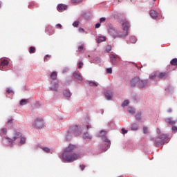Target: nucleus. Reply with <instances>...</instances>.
<instances>
[{
    "label": "nucleus",
    "instance_id": "nucleus-12",
    "mask_svg": "<svg viewBox=\"0 0 177 177\" xmlns=\"http://www.w3.org/2000/svg\"><path fill=\"white\" fill-rule=\"evenodd\" d=\"M46 32H47L49 35H53L55 34V30L52 26H48L46 28Z\"/></svg>",
    "mask_w": 177,
    "mask_h": 177
},
{
    "label": "nucleus",
    "instance_id": "nucleus-24",
    "mask_svg": "<svg viewBox=\"0 0 177 177\" xmlns=\"http://www.w3.org/2000/svg\"><path fill=\"white\" fill-rule=\"evenodd\" d=\"M57 88H59V84L55 83L53 87L50 88L51 91H57Z\"/></svg>",
    "mask_w": 177,
    "mask_h": 177
},
{
    "label": "nucleus",
    "instance_id": "nucleus-53",
    "mask_svg": "<svg viewBox=\"0 0 177 177\" xmlns=\"http://www.w3.org/2000/svg\"><path fill=\"white\" fill-rule=\"evenodd\" d=\"M73 129H75V131H78V126H75Z\"/></svg>",
    "mask_w": 177,
    "mask_h": 177
},
{
    "label": "nucleus",
    "instance_id": "nucleus-15",
    "mask_svg": "<svg viewBox=\"0 0 177 177\" xmlns=\"http://www.w3.org/2000/svg\"><path fill=\"white\" fill-rule=\"evenodd\" d=\"M73 77L76 80H78L79 81H82V76L79 73L75 72L73 73Z\"/></svg>",
    "mask_w": 177,
    "mask_h": 177
},
{
    "label": "nucleus",
    "instance_id": "nucleus-56",
    "mask_svg": "<svg viewBox=\"0 0 177 177\" xmlns=\"http://www.w3.org/2000/svg\"><path fill=\"white\" fill-rule=\"evenodd\" d=\"M9 123H12V120H10L9 121H8V124Z\"/></svg>",
    "mask_w": 177,
    "mask_h": 177
},
{
    "label": "nucleus",
    "instance_id": "nucleus-28",
    "mask_svg": "<svg viewBox=\"0 0 177 177\" xmlns=\"http://www.w3.org/2000/svg\"><path fill=\"white\" fill-rule=\"evenodd\" d=\"M84 0H71V3H81Z\"/></svg>",
    "mask_w": 177,
    "mask_h": 177
},
{
    "label": "nucleus",
    "instance_id": "nucleus-16",
    "mask_svg": "<svg viewBox=\"0 0 177 177\" xmlns=\"http://www.w3.org/2000/svg\"><path fill=\"white\" fill-rule=\"evenodd\" d=\"M165 121L167 124H169V125H175L176 124V121L173 120L171 118L166 119Z\"/></svg>",
    "mask_w": 177,
    "mask_h": 177
},
{
    "label": "nucleus",
    "instance_id": "nucleus-7",
    "mask_svg": "<svg viewBox=\"0 0 177 177\" xmlns=\"http://www.w3.org/2000/svg\"><path fill=\"white\" fill-rule=\"evenodd\" d=\"M104 141L106 142V144H104V146H101L100 149L102 150V153L104 151H107L110 148V140L107 138H104Z\"/></svg>",
    "mask_w": 177,
    "mask_h": 177
},
{
    "label": "nucleus",
    "instance_id": "nucleus-20",
    "mask_svg": "<svg viewBox=\"0 0 177 177\" xmlns=\"http://www.w3.org/2000/svg\"><path fill=\"white\" fill-rule=\"evenodd\" d=\"M139 129V126L136 123L131 125V131H138Z\"/></svg>",
    "mask_w": 177,
    "mask_h": 177
},
{
    "label": "nucleus",
    "instance_id": "nucleus-26",
    "mask_svg": "<svg viewBox=\"0 0 177 177\" xmlns=\"http://www.w3.org/2000/svg\"><path fill=\"white\" fill-rule=\"evenodd\" d=\"M35 52V47L31 46L29 48V53L32 54Z\"/></svg>",
    "mask_w": 177,
    "mask_h": 177
},
{
    "label": "nucleus",
    "instance_id": "nucleus-29",
    "mask_svg": "<svg viewBox=\"0 0 177 177\" xmlns=\"http://www.w3.org/2000/svg\"><path fill=\"white\" fill-rule=\"evenodd\" d=\"M128 104H129V100H125L122 104V107H125L126 106H128Z\"/></svg>",
    "mask_w": 177,
    "mask_h": 177
},
{
    "label": "nucleus",
    "instance_id": "nucleus-3",
    "mask_svg": "<svg viewBox=\"0 0 177 177\" xmlns=\"http://www.w3.org/2000/svg\"><path fill=\"white\" fill-rule=\"evenodd\" d=\"M14 137L12 138H6L8 143H10L11 146H13V142H15L19 138H21L20 145H24L26 143V138L21 137V133L20 132L15 131Z\"/></svg>",
    "mask_w": 177,
    "mask_h": 177
},
{
    "label": "nucleus",
    "instance_id": "nucleus-45",
    "mask_svg": "<svg viewBox=\"0 0 177 177\" xmlns=\"http://www.w3.org/2000/svg\"><path fill=\"white\" fill-rule=\"evenodd\" d=\"M56 28L61 29L62 28V24H57L56 25Z\"/></svg>",
    "mask_w": 177,
    "mask_h": 177
},
{
    "label": "nucleus",
    "instance_id": "nucleus-10",
    "mask_svg": "<svg viewBox=\"0 0 177 177\" xmlns=\"http://www.w3.org/2000/svg\"><path fill=\"white\" fill-rule=\"evenodd\" d=\"M139 77H136L133 79L131 80L130 84L131 86L133 88V86H136V84H139Z\"/></svg>",
    "mask_w": 177,
    "mask_h": 177
},
{
    "label": "nucleus",
    "instance_id": "nucleus-49",
    "mask_svg": "<svg viewBox=\"0 0 177 177\" xmlns=\"http://www.w3.org/2000/svg\"><path fill=\"white\" fill-rule=\"evenodd\" d=\"M79 31H80V32H84L85 31V30H84V28H80Z\"/></svg>",
    "mask_w": 177,
    "mask_h": 177
},
{
    "label": "nucleus",
    "instance_id": "nucleus-44",
    "mask_svg": "<svg viewBox=\"0 0 177 177\" xmlns=\"http://www.w3.org/2000/svg\"><path fill=\"white\" fill-rule=\"evenodd\" d=\"M122 134L125 135V133H128V131L125 130V129H122Z\"/></svg>",
    "mask_w": 177,
    "mask_h": 177
},
{
    "label": "nucleus",
    "instance_id": "nucleus-18",
    "mask_svg": "<svg viewBox=\"0 0 177 177\" xmlns=\"http://www.w3.org/2000/svg\"><path fill=\"white\" fill-rule=\"evenodd\" d=\"M64 96H65V97H71V93L70 91L65 90L64 91Z\"/></svg>",
    "mask_w": 177,
    "mask_h": 177
},
{
    "label": "nucleus",
    "instance_id": "nucleus-39",
    "mask_svg": "<svg viewBox=\"0 0 177 177\" xmlns=\"http://www.w3.org/2000/svg\"><path fill=\"white\" fill-rule=\"evenodd\" d=\"M78 64H79L78 68H82V66H84V63L82 62H80Z\"/></svg>",
    "mask_w": 177,
    "mask_h": 177
},
{
    "label": "nucleus",
    "instance_id": "nucleus-33",
    "mask_svg": "<svg viewBox=\"0 0 177 177\" xmlns=\"http://www.w3.org/2000/svg\"><path fill=\"white\" fill-rule=\"evenodd\" d=\"M73 27H78L80 26V21H76L73 24Z\"/></svg>",
    "mask_w": 177,
    "mask_h": 177
},
{
    "label": "nucleus",
    "instance_id": "nucleus-54",
    "mask_svg": "<svg viewBox=\"0 0 177 177\" xmlns=\"http://www.w3.org/2000/svg\"><path fill=\"white\" fill-rule=\"evenodd\" d=\"M167 112H168V113H172V109H169L167 110Z\"/></svg>",
    "mask_w": 177,
    "mask_h": 177
},
{
    "label": "nucleus",
    "instance_id": "nucleus-55",
    "mask_svg": "<svg viewBox=\"0 0 177 177\" xmlns=\"http://www.w3.org/2000/svg\"><path fill=\"white\" fill-rule=\"evenodd\" d=\"M86 128L87 129H89V128H91V126L86 125Z\"/></svg>",
    "mask_w": 177,
    "mask_h": 177
},
{
    "label": "nucleus",
    "instance_id": "nucleus-47",
    "mask_svg": "<svg viewBox=\"0 0 177 177\" xmlns=\"http://www.w3.org/2000/svg\"><path fill=\"white\" fill-rule=\"evenodd\" d=\"M12 92H13L12 90H10V88H7L6 90L7 93H12Z\"/></svg>",
    "mask_w": 177,
    "mask_h": 177
},
{
    "label": "nucleus",
    "instance_id": "nucleus-23",
    "mask_svg": "<svg viewBox=\"0 0 177 177\" xmlns=\"http://www.w3.org/2000/svg\"><path fill=\"white\" fill-rule=\"evenodd\" d=\"M158 73L157 72H156V73H153L152 75H151L149 76V79H150V80H155L156 77H158Z\"/></svg>",
    "mask_w": 177,
    "mask_h": 177
},
{
    "label": "nucleus",
    "instance_id": "nucleus-17",
    "mask_svg": "<svg viewBox=\"0 0 177 177\" xmlns=\"http://www.w3.org/2000/svg\"><path fill=\"white\" fill-rule=\"evenodd\" d=\"M83 139H89L91 140L92 139V136L89 135L88 132H86L83 134Z\"/></svg>",
    "mask_w": 177,
    "mask_h": 177
},
{
    "label": "nucleus",
    "instance_id": "nucleus-38",
    "mask_svg": "<svg viewBox=\"0 0 177 177\" xmlns=\"http://www.w3.org/2000/svg\"><path fill=\"white\" fill-rule=\"evenodd\" d=\"M79 50H84V44H81L80 46H79L78 47Z\"/></svg>",
    "mask_w": 177,
    "mask_h": 177
},
{
    "label": "nucleus",
    "instance_id": "nucleus-31",
    "mask_svg": "<svg viewBox=\"0 0 177 177\" xmlns=\"http://www.w3.org/2000/svg\"><path fill=\"white\" fill-rule=\"evenodd\" d=\"M106 52L109 53V52H111V46L108 45L106 48Z\"/></svg>",
    "mask_w": 177,
    "mask_h": 177
},
{
    "label": "nucleus",
    "instance_id": "nucleus-37",
    "mask_svg": "<svg viewBox=\"0 0 177 177\" xmlns=\"http://www.w3.org/2000/svg\"><path fill=\"white\" fill-rule=\"evenodd\" d=\"M140 115H141L140 113H138V114L136 115V120H138V121H140Z\"/></svg>",
    "mask_w": 177,
    "mask_h": 177
},
{
    "label": "nucleus",
    "instance_id": "nucleus-41",
    "mask_svg": "<svg viewBox=\"0 0 177 177\" xmlns=\"http://www.w3.org/2000/svg\"><path fill=\"white\" fill-rule=\"evenodd\" d=\"M48 57H50V55H46L45 57H44V62H48Z\"/></svg>",
    "mask_w": 177,
    "mask_h": 177
},
{
    "label": "nucleus",
    "instance_id": "nucleus-6",
    "mask_svg": "<svg viewBox=\"0 0 177 177\" xmlns=\"http://www.w3.org/2000/svg\"><path fill=\"white\" fill-rule=\"evenodd\" d=\"M109 59L111 64H113V66H115V64H117V60L120 59V57L115 54H111L109 55Z\"/></svg>",
    "mask_w": 177,
    "mask_h": 177
},
{
    "label": "nucleus",
    "instance_id": "nucleus-11",
    "mask_svg": "<svg viewBox=\"0 0 177 177\" xmlns=\"http://www.w3.org/2000/svg\"><path fill=\"white\" fill-rule=\"evenodd\" d=\"M57 8L58 12H63L67 10L68 6L64 4H59Z\"/></svg>",
    "mask_w": 177,
    "mask_h": 177
},
{
    "label": "nucleus",
    "instance_id": "nucleus-32",
    "mask_svg": "<svg viewBox=\"0 0 177 177\" xmlns=\"http://www.w3.org/2000/svg\"><path fill=\"white\" fill-rule=\"evenodd\" d=\"M106 73H107V74H112V73H113V68H108L106 69Z\"/></svg>",
    "mask_w": 177,
    "mask_h": 177
},
{
    "label": "nucleus",
    "instance_id": "nucleus-13",
    "mask_svg": "<svg viewBox=\"0 0 177 177\" xmlns=\"http://www.w3.org/2000/svg\"><path fill=\"white\" fill-rule=\"evenodd\" d=\"M150 16L151 17H152V19H157V17H158V13L157 12V11L151 10L150 11Z\"/></svg>",
    "mask_w": 177,
    "mask_h": 177
},
{
    "label": "nucleus",
    "instance_id": "nucleus-48",
    "mask_svg": "<svg viewBox=\"0 0 177 177\" xmlns=\"http://www.w3.org/2000/svg\"><path fill=\"white\" fill-rule=\"evenodd\" d=\"M80 168H81L82 171H84V169H85V165H80Z\"/></svg>",
    "mask_w": 177,
    "mask_h": 177
},
{
    "label": "nucleus",
    "instance_id": "nucleus-46",
    "mask_svg": "<svg viewBox=\"0 0 177 177\" xmlns=\"http://www.w3.org/2000/svg\"><path fill=\"white\" fill-rule=\"evenodd\" d=\"M172 131H173L174 132H177V127H175V126H174V127H172Z\"/></svg>",
    "mask_w": 177,
    "mask_h": 177
},
{
    "label": "nucleus",
    "instance_id": "nucleus-36",
    "mask_svg": "<svg viewBox=\"0 0 177 177\" xmlns=\"http://www.w3.org/2000/svg\"><path fill=\"white\" fill-rule=\"evenodd\" d=\"M44 151H46V153H50V149L49 148L44 147L43 148Z\"/></svg>",
    "mask_w": 177,
    "mask_h": 177
},
{
    "label": "nucleus",
    "instance_id": "nucleus-35",
    "mask_svg": "<svg viewBox=\"0 0 177 177\" xmlns=\"http://www.w3.org/2000/svg\"><path fill=\"white\" fill-rule=\"evenodd\" d=\"M129 113H130L131 114H134L135 109H133V108H129Z\"/></svg>",
    "mask_w": 177,
    "mask_h": 177
},
{
    "label": "nucleus",
    "instance_id": "nucleus-22",
    "mask_svg": "<svg viewBox=\"0 0 177 177\" xmlns=\"http://www.w3.org/2000/svg\"><path fill=\"white\" fill-rule=\"evenodd\" d=\"M9 64V62H8V60L4 59L1 62V66H2V67H5V66H8Z\"/></svg>",
    "mask_w": 177,
    "mask_h": 177
},
{
    "label": "nucleus",
    "instance_id": "nucleus-43",
    "mask_svg": "<svg viewBox=\"0 0 177 177\" xmlns=\"http://www.w3.org/2000/svg\"><path fill=\"white\" fill-rule=\"evenodd\" d=\"M143 133L145 134L147 133V127H143Z\"/></svg>",
    "mask_w": 177,
    "mask_h": 177
},
{
    "label": "nucleus",
    "instance_id": "nucleus-27",
    "mask_svg": "<svg viewBox=\"0 0 177 177\" xmlns=\"http://www.w3.org/2000/svg\"><path fill=\"white\" fill-rule=\"evenodd\" d=\"M90 86H97L98 84L95 82H88Z\"/></svg>",
    "mask_w": 177,
    "mask_h": 177
},
{
    "label": "nucleus",
    "instance_id": "nucleus-42",
    "mask_svg": "<svg viewBox=\"0 0 177 177\" xmlns=\"http://www.w3.org/2000/svg\"><path fill=\"white\" fill-rule=\"evenodd\" d=\"M103 21H106V18H104V17L100 18V23H103Z\"/></svg>",
    "mask_w": 177,
    "mask_h": 177
},
{
    "label": "nucleus",
    "instance_id": "nucleus-4",
    "mask_svg": "<svg viewBox=\"0 0 177 177\" xmlns=\"http://www.w3.org/2000/svg\"><path fill=\"white\" fill-rule=\"evenodd\" d=\"M169 138L167 134H162L158 138L155 140V143L156 146H161V145H164L165 142H168Z\"/></svg>",
    "mask_w": 177,
    "mask_h": 177
},
{
    "label": "nucleus",
    "instance_id": "nucleus-5",
    "mask_svg": "<svg viewBox=\"0 0 177 177\" xmlns=\"http://www.w3.org/2000/svg\"><path fill=\"white\" fill-rule=\"evenodd\" d=\"M32 127H34L37 129H41V128H44V120L37 118L33 122Z\"/></svg>",
    "mask_w": 177,
    "mask_h": 177
},
{
    "label": "nucleus",
    "instance_id": "nucleus-9",
    "mask_svg": "<svg viewBox=\"0 0 177 177\" xmlns=\"http://www.w3.org/2000/svg\"><path fill=\"white\" fill-rule=\"evenodd\" d=\"M147 84H149V82L147 80H140V79L138 81V87L140 88H145V86H147Z\"/></svg>",
    "mask_w": 177,
    "mask_h": 177
},
{
    "label": "nucleus",
    "instance_id": "nucleus-50",
    "mask_svg": "<svg viewBox=\"0 0 177 177\" xmlns=\"http://www.w3.org/2000/svg\"><path fill=\"white\" fill-rule=\"evenodd\" d=\"M100 27V24H96L95 28H99Z\"/></svg>",
    "mask_w": 177,
    "mask_h": 177
},
{
    "label": "nucleus",
    "instance_id": "nucleus-8",
    "mask_svg": "<svg viewBox=\"0 0 177 177\" xmlns=\"http://www.w3.org/2000/svg\"><path fill=\"white\" fill-rule=\"evenodd\" d=\"M167 77H169V75L167 72L158 73V78L160 80H165Z\"/></svg>",
    "mask_w": 177,
    "mask_h": 177
},
{
    "label": "nucleus",
    "instance_id": "nucleus-34",
    "mask_svg": "<svg viewBox=\"0 0 177 177\" xmlns=\"http://www.w3.org/2000/svg\"><path fill=\"white\" fill-rule=\"evenodd\" d=\"M107 133L105 131H101L100 133V136H106Z\"/></svg>",
    "mask_w": 177,
    "mask_h": 177
},
{
    "label": "nucleus",
    "instance_id": "nucleus-30",
    "mask_svg": "<svg viewBox=\"0 0 177 177\" xmlns=\"http://www.w3.org/2000/svg\"><path fill=\"white\" fill-rule=\"evenodd\" d=\"M24 104H27L26 100H21V102H20V105L21 106H24Z\"/></svg>",
    "mask_w": 177,
    "mask_h": 177
},
{
    "label": "nucleus",
    "instance_id": "nucleus-1",
    "mask_svg": "<svg viewBox=\"0 0 177 177\" xmlns=\"http://www.w3.org/2000/svg\"><path fill=\"white\" fill-rule=\"evenodd\" d=\"M77 150V146L70 144L68 147L64 150L62 158L63 161H66V162H74L80 158V155L74 153Z\"/></svg>",
    "mask_w": 177,
    "mask_h": 177
},
{
    "label": "nucleus",
    "instance_id": "nucleus-52",
    "mask_svg": "<svg viewBox=\"0 0 177 177\" xmlns=\"http://www.w3.org/2000/svg\"><path fill=\"white\" fill-rule=\"evenodd\" d=\"M156 132H157V133H161V130H160V129H156Z\"/></svg>",
    "mask_w": 177,
    "mask_h": 177
},
{
    "label": "nucleus",
    "instance_id": "nucleus-19",
    "mask_svg": "<svg viewBox=\"0 0 177 177\" xmlns=\"http://www.w3.org/2000/svg\"><path fill=\"white\" fill-rule=\"evenodd\" d=\"M51 80H56L57 78V73L53 72L50 75Z\"/></svg>",
    "mask_w": 177,
    "mask_h": 177
},
{
    "label": "nucleus",
    "instance_id": "nucleus-14",
    "mask_svg": "<svg viewBox=\"0 0 177 177\" xmlns=\"http://www.w3.org/2000/svg\"><path fill=\"white\" fill-rule=\"evenodd\" d=\"M105 97L107 100H111V97H113V92L111 91H108L105 93Z\"/></svg>",
    "mask_w": 177,
    "mask_h": 177
},
{
    "label": "nucleus",
    "instance_id": "nucleus-2",
    "mask_svg": "<svg viewBox=\"0 0 177 177\" xmlns=\"http://www.w3.org/2000/svg\"><path fill=\"white\" fill-rule=\"evenodd\" d=\"M131 25L128 21H124L122 23V29L120 30H115L114 28H109V32L110 35L113 36L114 38H125L128 37V31H129V28Z\"/></svg>",
    "mask_w": 177,
    "mask_h": 177
},
{
    "label": "nucleus",
    "instance_id": "nucleus-25",
    "mask_svg": "<svg viewBox=\"0 0 177 177\" xmlns=\"http://www.w3.org/2000/svg\"><path fill=\"white\" fill-rule=\"evenodd\" d=\"M171 66H177V59L174 58L171 61Z\"/></svg>",
    "mask_w": 177,
    "mask_h": 177
},
{
    "label": "nucleus",
    "instance_id": "nucleus-51",
    "mask_svg": "<svg viewBox=\"0 0 177 177\" xmlns=\"http://www.w3.org/2000/svg\"><path fill=\"white\" fill-rule=\"evenodd\" d=\"M70 139H71V136H67L66 138V140H70Z\"/></svg>",
    "mask_w": 177,
    "mask_h": 177
},
{
    "label": "nucleus",
    "instance_id": "nucleus-57",
    "mask_svg": "<svg viewBox=\"0 0 177 177\" xmlns=\"http://www.w3.org/2000/svg\"><path fill=\"white\" fill-rule=\"evenodd\" d=\"M2 2L0 1V8H1Z\"/></svg>",
    "mask_w": 177,
    "mask_h": 177
},
{
    "label": "nucleus",
    "instance_id": "nucleus-21",
    "mask_svg": "<svg viewBox=\"0 0 177 177\" xmlns=\"http://www.w3.org/2000/svg\"><path fill=\"white\" fill-rule=\"evenodd\" d=\"M104 41H106V37L103 36L99 37L97 39L98 44H100L101 42H104Z\"/></svg>",
    "mask_w": 177,
    "mask_h": 177
},
{
    "label": "nucleus",
    "instance_id": "nucleus-40",
    "mask_svg": "<svg viewBox=\"0 0 177 177\" xmlns=\"http://www.w3.org/2000/svg\"><path fill=\"white\" fill-rule=\"evenodd\" d=\"M1 131L3 132V133L4 135H6V133H7V132H8V129H6V128H4V129H1Z\"/></svg>",
    "mask_w": 177,
    "mask_h": 177
}]
</instances>
